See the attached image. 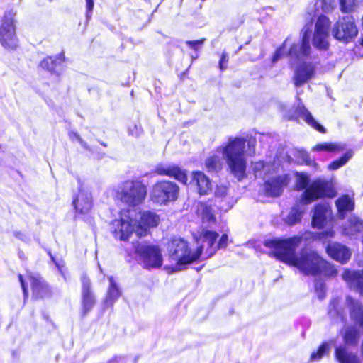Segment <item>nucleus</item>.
Here are the masks:
<instances>
[{"mask_svg":"<svg viewBox=\"0 0 363 363\" xmlns=\"http://www.w3.org/2000/svg\"><path fill=\"white\" fill-rule=\"evenodd\" d=\"M301 240V237L294 236L287 239H268L263 244L273 250L270 255L286 264L296 267L304 275L316 277L323 274L328 277H336L337 269L316 251L302 248L298 255L296 254V247Z\"/></svg>","mask_w":363,"mask_h":363,"instance_id":"obj_1","label":"nucleus"},{"mask_svg":"<svg viewBox=\"0 0 363 363\" xmlns=\"http://www.w3.org/2000/svg\"><path fill=\"white\" fill-rule=\"evenodd\" d=\"M246 141L245 138L240 137L230 138L222 151L230 173L238 182L247 177V160L245 157Z\"/></svg>","mask_w":363,"mask_h":363,"instance_id":"obj_2","label":"nucleus"},{"mask_svg":"<svg viewBox=\"0 0 363 363\" xmlns=\"http://www.w3.org/2000/svg\"><path fill=\"white\" fill-rule=\"evenodd\" d=\"M147 186L139 179H128L123 182L116 191L115 199L128 207H136L145 200Z\"/></svg>","mask_w":363,"mask_h":363,"instance_id":"obj_3","label":"nucleus"},{"mask_svg":"<svg viewBox=\"0 0 363 363\" xmlns=\"http://www.w3.org/2000/svg\"><path fill=\"white\" fill-rule=\"evenodd\" d=\"M133 247L143 269L150 270L162 267L163 257L159 245L147 241L136 240L133 242Z\"/></svg>","mask_w":363,"mask_h":363,"instance_id":"obj_4","label":"nucleus"},{"mask_svg":"<svg viewBox=\"0 0 363 363\" xmlns=\"http://www.w3.org/2000/svg\"><path fill=\"white\" fill-rule=\"evenodd\" d=\"M179 189L177 183L167 179H160L152 186L150 199L155 204L166 206L178 199Z\"/></svg>","mask_w":363,"mask_h":363,"instance_id":"obj_5","label":"nucleus"},{"mask_svg":"<svg viewBox=\"0 0 363 363\" xmlns=\"http://www.w3.org/2000/svg\"><path fill=\"white\" fill-rule=\"evenodd\" d=\"M167 255L179 267L197 260L195 252H191L188 242L182 238H173L169 241Z\"/></svg>","mask_w":363,"mask_h":363,"instance_id":"obj_6","label":"nucleus"},{"mask_svg":"<svg viewBox=\"0 0 363 363\" xmlns=\"http://www.w3.org/2000/svg\"><path fill=\"white\" fill-rule=\"evenodd\" d=\"M336 195L335 189L329 182L316 179L304 190L301 199L305 204H308L323 198L332 199Z\"/></svg>","mask_w":363,"mask_h":363,"instance_id":"obj_7","label":"nucleus"},{"mask_svg":"<svg viewBox=\"0 0 363 363\" xmlns=\"http://www.w3.org/2000/svg\"><path fill=\"white\" fill-rule=\"evenodd\" d=\"M218 233L216 231L203 229L195 239L197 247L195 252L196 259L201 257L206 259L212 257L217 252L216 240Z\"/></svg>","mask_w":363,"mask_h":363,"instance_id":"obj_8","label":"nucleus"},{"mask_svg":"<svg viewBox=\"0 0 363 363\" xmlns=\"http://www.w3.org/2000/svg\"><path fill=\"white\" fill-rule=\"evenodd\" d=\"M0 44L8 50H13L18 47V38L13 18L4 15L0 24Z\"/></svg>","mask_w":363,"mask_h":363,"instance_id":"obj_9","label":"nucleus"},{"mask_svg":"<svg viewBox=\"0 0 363 363\" xmlns=\"http://www.w3.org/2000/svg\"><path fill=\"white\" fill-rule=\"evenodd\" d=\"M358 33L354 19L352 16L340 18L334 25L333 37L338 40L349 42L357 36Z\"/></svg>","mask_w":363,"mask_h":363,"instance_id":"obj_10","label":"nucleus"},{"mask_svg":"<svg viewBox=\"0 0 363 363\" xmlns=\"http://www.w3.org/2000/svg\"><path fill=\"white\" fill-rule=\"evenodd\" d=\"M160 220V216L154 211L140 212L139 219L135 221V233L140 238L148 235L150 230L159 225Z\"/></svg>","mask_w":363,"mask_h":363,"instance_id":"obj_11","label":"nucleus"},{"mask_svg":"<svg viewBox=\"0 0 363 363\" xmlns=\"http://www.w3.org/2000/svg\"><path fill=\"white\" fill-rule=\"evenodd\" d=\"M124 212H129V210H122L119 213L120 218L115 219L111 222L112 233L113 236L120 240L127 241L129 240L133 233L135 232L134 220L128 216L127 220L123 217Z\"/></svg>","mask_w":363,"mask_h":363,"instance_id":"obj_12","label":"nucleus"},{"mask_svg":"<svg viewBox=\"0 0 363 363\" xmlns=\"http://www.w3.org/2000/svg\"><path fill=\"white\" fill-rule=\"evenodd\" d=\"M332 209L328 203L315 204L311 216V226L313 228L323 229L332 217Z\"/></svg>","mask_w":363,"mask_h":363,"instance_id":"obj_13","label":"nucleus"},{"mask_svg":"<svg viewBox=\"0 0 363 363\" xmlns=\"http://www.w3.org/2000/svg\"><path fill=\"white\" fill-rule=\"evenodd\" d=\"M82 282V314L85 316L96 304L94 294L91 289V282L86 274L81 276Z\"/></svg>","mask_w":363,"mask_h":363,"instance_id":"obj_14","label":"nucleus"},{"mask_svg":"<svg viewBox=\"0 0 363 363\" xmlns=\"http://www.w3.org/2000/svg\"><path fill=\"white\" fill-rule=\"evenodd\" d=\"M27 278L30 281L33 299L43 300L52 296L51 287L40 277L28 274Z\"/></svg>","mask_w":363,"mask_h":363,"instance_id":"obj_15","label":"nucleus"},{"mask_svg":"<svg viewBox=\"0 0 363 363\" xmlns=\"http://www.w3.org/2000/svg\"><path fill=\"white\" fill-rule=\"evenodd\" d=\"M289 182L287 174L272 177L264 182V193L267 196L278 197L281 195L284 188L288 185Z\"/></svg>","mask_w":363,"mask_h":363,"instance_id":"obj_16","label":"nucleus"},{"mask_svg":"<svg viewBox=\"0 0 363 363\" xmlns=\"http://www.w3.org/2000/svg\"><path fill=\"white\" fill-rule=\"evenodd\" d=\"M154 173L160 176H166L173 178L182 184H187L188 175L186 171L182 169L178 165H164L160 164L155 167Z\"/></svg>","mask_w":363,"mask_h":363,"instance_id":"obj_17","label":"nucleus"},{"mask_svg":"<svg viewBox=\"0 0 363 363\" xmlns=\"http://www.w3.org/2000/svg\"><path fill=\"white\" fill-rule=\"evenodd\" d=\"M315 66L311 62H303L295 69L293 82L296 87H300L315 75Z\"/></svg>","mask_w":363,"mask_h":363,"instance_id":"obj_18","label":"nucleus"},{"mask_svg":"<svg viewBox=\"0 0 363 363\" xmlns=\"http://www.w3.org/2000/svg\"><path fill=\"white\" fill-rule=\"evenodd\" d=\"M325 250L332 259L341 264L347 263L351 258L350 250L347 246L338 242L328 244Z\"/></svg>","mask_w":363,"mask_h":363,"instance_id":"obj_19","label":"nucleus"},{"mask_svg":"<svg viewBox=\"0 0 363 363\" xmlns=\"http://www.w3.org/2000/svg\"><path fill=\"white\" fill-rule=\"evenodd\" d=\"M65 60V53L62 52L56 55L46 56L40 61L39 67L52 74L60 75L58 71L62 69V64Z\"/></svg>","mask_w":363,"mask_h":363,"instance_id":"obj_20","label":"nucleus"},{"mask_svg":"<svg viewBox=\"0 0 363 363\" xmlns=\"http://www.w3.org/2000/svg\"><path fill=\"white\" fill-rule=\"evenodd\" d=\"M191 184L196 187L197 192L200 196L207 195L211 191V181L201 171L192 172Z\"/></svg>","mask_w":363,"mask_h":363,"instance_id":"obj_21","label":"nucleus"},{"mask_svg":"<svg viewBox=\"0 0 363 363\" xmlns=\"http://www.w3.org/2000/svg\"><path fill=\"white\" fill-rule=\"evenodd\" d=\"M342 277L350 287L354 288L363 295V271H352L349 269L344 270Z\"/></svg>","mask_w":363,"mask_h":363,"instance_id":"obj_22","label":"nucleus"},{"mask_svg":"<svg viewBox=\"0 0 363 363\" xmlns=\"http://www.w3.org/2000/svg\"><path fill=\"white\" fill-rule=\"evenodd\" d=\"M211 202L212 199L198 202L196 213L201 218L203 221L208 223H216V211L213 208L214 205Z\"/></svg>","mask_w":363,"mask_h":363,"instance_id":"obj_23","label":"nucleus"},{"mask_svg":"<svg viewBox=\"0 0 363 363\" xmlns=\"http://www.w3.org/2000/svg\"><path fill=\"white\" fill-rule=\"evenodd\" d=\"M75 213L79 215L88 213L92 208V201L86 194L79 192L72 200Z\"/></svg>","mask_w":363,"mask_h":363,"instance_id":"obj_24","label":"nucleus"},{"mask_svg":"<svg viewBox=\"0 0 363 363\" xmlns=\"http://www.w3.org/2000/svg\"><path fill=\"white\" fill-rule=\"evenodd\" d=\"M294 113L297 117L303 118L304 121L311 127L320 133L325 134L327 130L323 125L318 123L313 117L312 114L304 106H298L296 108Z\"/></svg>","mask_w":363,"mask_h":363,"instance_id":"obj_25","label":"nucleus"},{"mask_svg":"<svg viewBox=\"0 0 363 363\" xmlns=\"http://www.w3.org/2000/svg\"><path fill=\"white\" fill-rule=\"evenodd\" d=\"M335 205L340 219L345 218L347 213L352 211L354 208V201L347 194L340 196L335 201Z\"/></svg>","mask_w":363,"mask_h":363,"instance_id":"obj_26","label":"nucleus"},{"mask_svg":"<svg viewBox=\"0 0 363 363\" xmlns=\"http://www.w3.org/2000/svg\"><path fill=\"white\" fill-rule=\"evenodd\" d=\"M335 356L339 363H360L356 354L348 352L343 347H337L335 349Z\"/></svg>","mask_w":363,"mask_h":363,"instance_id":"obj_27","label":"nucleus"},{"mask_svg":"<svg viewBox=\"0 0 363 363\" xmlns=\"http://www.w3.org/2000/svg\"><path fill=\"white\" fill-rule=\"evenodd\" d=\"M109 286L107 290L106 296L105 298L106 304L113 305V303L118 299L121 295V291L116 283L113 277L110 276L108 277Z\"/></svg>","mask_w":363,"mask_h":363,"instance_id":"obj_28","label":"nucleus"},{"mask_svg":"<svg viewBox=\"0 0 363 363\" xmlns=\"http://www.w3.org/2000/svg\"><path fill=\"white\" fill-rule=\"evenodd\" d=\"M345 145L338 143H319L312 147L315 152H338L345 150Z\"/></svg>","mask_w":363,"mask_h":363,"instance_id":"obj_29","label":"nucleus"},{"mask_svg":"<svg viewBox=\"0 0 363 363\" xmlns=\"http://www.w3.org/2000/svg\"><path fill=\"white\" fill-rule=\"evenodd\" d=\"M342 339L346 345H357L359 339V330L354 326L347 327L342 335Z\"/></svg>","mask_w":363,"mask_h":363,"instance_id":"obj_30","label":"nucleus"},{"mask_svg":"<svg viewBox=\"0 0 363 363\" xmlns=\"http://www.w3.org/2000/svg\"><path fill=\"white\" fill-rule=\"evenodd\" d=\"M329 34L313 32L312 38L313 45L320 50H328L330 47L328 42Z\"/></svg>","mask_w":363,"mask_h":363,"instance_id":"obj_31","label":"nucleus"},{"mask_svg":"<svg viewBox=\"0 0 363 363\" xmlns=\"http://www.w3.org/2000/svg\"><path fill=\"white\" fill-rule=\"evenodd\" d=\"M347 303L350 308V313L356 315L358 325L363 328V306L359 301L352 298H347Z\"/></svg>","mask_w":363,"mask_h":363,"instance_id":"obj_32","label":"nucleus"},{"mask_svg":"<svg viewBox=\"0 0 363 363\" xmlns=\"http://www.w3.org/2000/svg\"><path fill=\"white\" fill-rule=\"evenodd\" d=\"M331 26V22L325 15H320L315 24L314 32L321 33H328Z\"/></svg>","mask_w":363,"mask_h":363,"instance_id":"obj_33","label":"nucleus"},{"mask_svg":"<svg viewBox=\"0 0 363 363\" xmlns=\"http://www.w3.org/2000/svg\"><path fill=\"white\" fill-rule=\"evenodd\" d=\"M353 155L352 150H347L345 153L341 155L336 160H333L328 166L329 170L335 171L342 167L352 158Z\"/></svg>","mask_w":363,"mask_h":363,"instance_id":"obj_34","label":"nucleus"},{"mask_svg":"<svg viewBox=\"0 0 363 363\" xmlns=\"http://www.w3.org/2000/svg\"><path fill=\"white\" fill-rule=\"evenodd\" d=\"M205 166L208 172H218L222 169V162L218 155H211L205 160Z\"/></svg>","mask_w":363,"mask_h":363,"instance_id":"obj_35","label":"nucleus"},{"mask_svg":"<svg viewBox=\"0 0 363 363\" xmlns=\"http://www.w3.org/2000/svg\"><path fill=\"white\" fill-rule=\"evenodd\" d=\"M301 55L303 57H308L311 53V45H310V33L308 30H306L301 36Z\"/></svg>","mask_w":363,"mask_h":363,"instance_id":"obj_36","label":"nucleus"},{"mask_svg":"<svg viewBox=\"0 0 363 363\" xmlns=\"http://www.w3.org/2000/svg\"><path fill=\"white\" fill-rule=\"evenodd\" d=\"M329 352V348L326 342H323L317 348L315 351L311 353L310 356L311 361H318L321 359L324 355L327 354Z\"/></svg>","mask_w":363,"mask_h":363,"instance_id":"obj_37","label":"nucleus"},{"mask_svg":"<svg viewBox=\"0 0 363 363\" xmlns=\"http://www.w3.org/2000/svg\"><path fill=\"white\" fill-rule=\"evenodd\" d=\"M295 189L296 191L305 190L311 184L309 177L304 173H296Z\"/></svg>","mask_w":363,"mask_h":363,"instance_id":"obj_38","label":"nucleus"},{"mask_svg":"<svg viewBox=\"0 0 363 363\" xmlns=\"http://www.w3.org/2000/svg\"><path fill=\"white\" fill-rule=\"evenodd\" d=\"M340 9L342 13H350L357 6V0H339Z\"/></svg>","mask_w":363,"mask_h":363,"instance_id":"obj_39","label":"nucleus"},{"mask_svg":"<svg viewBox=\"0 0 363 363\" xmlns=\"http://www.w3.org/2000/svg\"><path fill=\"white\" fill-rule=\"evenodd\" d=\"M206 38H201V39H199V40H186V45L191 49L194 50V51L197 52L199 51L202 45H203V43H205L206 41Z\"/></svg>","mask_w":363,"mask_h":363,"instance_id":"obj_40","label":"nucleus"},{"mask_svg":"<svg viewBox=\"0 0 363 363\" xmlns=\"http://www.w3.org/2000/svg\"><path fill=\"white\" fill-rule=\"evenodd\" d=\"M287 55L295 59H299L301 55V48L297 43H292L288 50Z\"/></svg>","mask_w":363,"mask_h":363,"instance_id":"obj_41","label":"nucleus"},{"mask_svg":"<svg viewBox=\"0 0 363 363\" xmlns=\"http://www.w3.org/2000/svg\"><path fill=\"white\" fill-rule=\"evenodd\" d=\"M229 61V57L228 53L223 52L220 55V60L218 62V67L221 72L225 71L228 68V64Z\"/></svg>","mask_w":363,"mask_h":363,"instance_id":"obj_42","label":"nucleus"},{"mask_svg":"<svg viewBox=\"0 0 363 363\" xmlns=\"http://www.w3.org/2000/svg\"><path fill=\"white\" fill-rule=\"evenodd\" d=\"M335 235L333 230H328L322 232L317 233L315 234V238L320 240H325L328 238H331Z\"/></svg>","mask_w":363,"mask_h":363,"instance_id":"obj_43","label":"nucleus"},{"mask_svg":"<svg viewBox=\"0 0 363 363\" xmlns=\"http://www.w3.org/2000/svg\"><path fill=\"white\" fill-rule=\"evenodd\" d=\"M217 251L219 249H225L228 245V235L227 233H223L219 238L217 243L216 242Z\"/></svg>","mask_w":363,"mask_h":363,"instance_id":"obj_44","label":"nucleus"},{"mask_svg":"<svg viewBox=\"0 0 363 363\" xmlns=\"http://www.w3.org/2000/svg\"><path fill=\"white\" fill-rule=\"evenodd\" d=\"M315 292L318 295L320 299H323L325 296V284L323 281L316 283L315 285Z\"/></svg>","mask_w":363,"mask_h":363,"instance_id":"obj_45","label":"nucleus"},{"mask_svg":"<svg viewBox=\"0 0 363 363\" xmlns=\"http://www.w3.org/2000/svg\"><path fill=\"white\" fill-rule=\"evenodd\" d=\"M288 218L292 224L299 222L301 219V212L298 210H295L289 214Z\"/></svg>","mask_w":363,"mask_h":363,"instance_id":"obj_46","label":"nucleus"},{"mask_svg":"<svg viewBox=\"0 0 363 363\" xmlns=\"http://www.w3.org/2000/svg\"><path fill=\"white\" fill-rule=\"evenodd\" d=\"M228 187L225 186H217L215 191V196L225 197L228 194Z\"/></svg>","mask_w":363,"mask_h":363,"instance_id":"obj_47","label":"nucleus"},{"mask_svg":"<svg viewBox=\"0 0 363 363\" xmlns=\"http://www.w3.org/2000/svg\"><path fill=\"white\" fill-rule=\"evenodd\" d=\"M284 49V43L281 45L279 46L278 48H277V50H275L274 55H273V57H272V62H275L276 61H277L279 59H280L281 57V56L283 55V50Z\"/></svg>","mask_w":363,"mask_h":363,"instance_id":"obj_48","label":"nucleus"},{"mask_svg":"<svg viewBox=\"0 0 363 363\" xmlns=\"http://www.w3.org/2000/svg\"><path fill=\"white\" fill-rule=\"evenodd\" d=\"M18 278L19 282L21 284V286L22 288L24 296L28 297V286L26 285V284L23 279V275L21 274H18Z\"/></svg>","mask_w":363,"mask_h":363,"instance_id":"obj_49","label":"nucleus"},{"mask_svg":"<svg viewBox=\"0 0 363 363\" xmlns=\"http://www.w3.org/2000/svg\"><path fill=\"white\" fill-rule=\"evenodd\" d=\"M69 137L72 140H79L81 141L82 139L79 134L75 131H71L69 133Z\"/></svg>","mask_w":363,"mask_h":363,"instance_id":"obj_50","label":"nucleus"},{"mask_svg":"<svg viewBox=\"0 0 363 363\" xmlns=\"http://www.w3.org/2000/svg\"><path fill=\"white\" fill-rule=\"evenodd\" d=\"M86 10L88 12H91L94 8V0H86Z\"/></svg>","mask_w":363,"mask_h":363,"instance_id":"obj_51","label":"nucleus"},{"mask_svg":"<svg viewBox=\"0 0 363 363\" xmlns=\"http://www.w3.org/2000/svg\"><path fill=\"white\" fill-rule=\"evenodd\" d=\"M14 236L16 238L22 239L23 236V233L22 232H21V231H16V232H14Z\"/></svg>","mask_w":363,"mask_h":363,"instance_id":"obj_52","label":"nucleus"},{"mask_svg":"<svg viewBox=\"0 0 363 363\" xmlns=\"http://www.w3.org/2000/svg\"><path fill=\"white\" fill-rule=\"evenodd\" d=\"M257 164L259 165V169H263V168H264V162H257Z\"/></svg>","mask_w":363,"mask_h":363,"instance_id":"obj_53","label":"nucleus"},{"mask_svg":"<svg viewBox=\"0 0 363 363\" xmlns=\"http://www.w3.org/2000/svg\"><path fill=\"white\" fill-rule=\"evenodd\" d=\"M359 44L363 48V37L359 40Z\"/></svg>","mask_w":363,"mask_h":363,"instance_id":"obj_54","label":"nucleus"}]
</instances>
